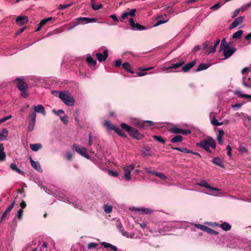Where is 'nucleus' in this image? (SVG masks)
Here are the masks:
<instances>
[{"mask_svg":"<svg viewBox=\"0 0 251 251\" xmlns=\"http://www.w3.org/2000/svg\"><path fill=\"white\" fill-rule=\"evenodd\" d=\"M118 135H119L120 136L126 138L127 137L126 135L124 133L121 128L117 127L115 131Z\"/></svg>","mask_w":251,"mask_h":251,"instance_id":"42","label":"nucleus"},{"mask_svg":"<svg viewBox=\"0 0 251 251\" xmlns=\"http://www.w3.org/2000/svg\"><path fill=\"white\" fill-rule=\"evenodd\" d=\"M153 139L160 143H161L162 144H165L166 142L165 139L162 138L161 136H157V135H153Z\"/></svg>","mask_w":251,"mask_h":251,"instance_id":"38","label":"nucleus"},{"mask_svg":"<svg viewBox=\"0 0 251 251\" xmlns=\"http://www.w3.org/2000/svg\"><path fill=\"white\" fill-rule=\"evenodd\" d=\"M12 118L11 115H9L7 116L4 117L1 119H0V124L5 122L6 121Z\"/></svg>","mask_w":251,"mask_h":251,"instance_id":"57","label":"nucleus"},{"mask_svg":"<svg viewBox=\"0 0 251 251\" xmlns=\"http://www.w3.org/2000/svg\"><path fill=\"white\" fill-rule=\"evenodd\" d=\"M104 125L108 130H113L115 131L117 126L112 125L108 121H106L104 123Z\"/></svg>","mask_w":251,"mask_h":251,"instance_id":"32","label":"nucleus"},{"mask_svg":"<svg viewBox=\"0 0 251 251\" xmlns=\"http://www.w3.org/2000/svg\"><path fill=\"white\" fill-rule=\"evenodd\" d=\"M96 56L97 57V59L100 62H101L106 59L108 57V50H104L103 54L101 53H97L96 54Z\"/></svg>","mask_w":251,"mask_h":251,"instance_id":"12","label":"nucleus"},{"mask_svg":"<svg viewBox=\"0 0 251 251\" xmlns=\"http://www.w3.org/2000/svg\"><path fill=\"white\" fill-rule=\"evenodd\" d=\"M10 168L11 170H12L16 172L19 174L21 175H24L25 173L23 171L21 170L20 169H19L17 166V165L15 163H12L10 165Z\"/></svg>","mask_w":251,"mask_h":251,"instance_id":"19","label":"nucleus"},{"mask_svg":"<svg viewBox=\"0 0 251 251\" xmlns=\"http://www.w3.org/2000/svg\"><path fill=\"white\" fill-rule=\"evenodd\" d=\"M180 151L183 153H193V151L188 149L186 148H182Z\"/></svg>","mask_w":251,"mask_h":251,"instance_id":"60","label":"nucleus"},{"mask_svg":"<svg viewBox=\"0 0 251 251\" xmlns=\"http://www.w3.org/2000/svg\"><path fill=\"white\" fill-rule=\"evenodd\" d=\"M17 82V87L20 91L25 90H28V85L26 82L25 81L23 77H17L14 82Z\"/></svg>","mask_w":251,"mask_h":251,"instance_id":"4","label":"nucleus"},{"mask_svg":"<svg viewBox=\"0 0 251 251\" xmlns=\"http://www.w3.org/2000/svg\"><path fill=\"white\" fill-rule=\"evenodd\" d=\"M117 227L123 235L127 237H128V233L126 231H124V230L123 228V226L121 223H119L117 225Z\"/></svg>","mask_w":251,"mask_h":251,"instance_id":"27","label":"nucleus"},{"mask_svg":"<svg viewBox=\"0 0 251 251\" xmlns=\"http://www.w3.org/2000/svg\"><path fill=\"white\" fill-rule=\"evenodd\" d=\"M191 133V131L190 129H181L180 130V134H181L184 135H187L188 134H189Z\"/></svg>","mask_w":251,"mask_h":251,"instance_id":"52","label":"nucleus"},{"mask_svg":"<svg viewBox=\"0 0 251 251\" xmlns=\"http://www.w3.org/2000/svg\"><path fill=\"white\" fill-rule=\"evenodd\" d=\"M122 67L123 69L126 71L127 72L133 74L134 73V72L131 70V66L130 64L128 62L124 63L122 64Z\"/></svg>","mask_w":251,"mask_h":251,"instance_id":"22","label":"nucleus"},{"mask_svg":"<svg viewBox=\"0 0 251 251\" xmlns=\"http://www.w3.org/2000/svg\"><path fill=\"white\" fill-rule=\"evenodd\" d=\"M71 5H72L71 3L65 4H60L59 5V9H61V10L65 9L71 6Z\"/></svg>","mask_w":251,"mask_h":251,"instance_id":"61","label":"nucleus"},{"mask_svg":"<svg viewBox=\"0 0 251 251\" xmlns=\"http://www.w3.org/2000/svg\"><path fill=\"white\" fill-rule=\"evenodd\" d=\"M59 97L67 105L72 106L75 103L74 98L68 92H59Z\"/></svg>","mask_w":251,"mask_h":251,"instance_id":"3","label":"nucleus"},{"mask_svg":"<svg viewBox=\"0 0 251 251\" xmlns=\"http://www.w3.org/2000/svg\"><path fill=\"white\" fill-rule=\"evenodd\" d=\"M35 123L28 122L27 129L29 132L32 131L34 128Z\"/></svg>","mask_w":251,"mask_h":251,"instance_id":"47","label":"nucleus"},{"mask_svg":"<svg viewBox=\"0 0 251 251\" xmlns=\"http://www.w3.org/2000/svg\"><path fill=\"white\" fill-rule=\"evenodd\" d=\"M80 21H77V18L76 19V21L74 22H72V23H70V25H71V26L68 29L70 30L72 28H73L74 27H75L76 25H77L79 24V22Z\"/></svg>","mask_w":251,"mask_h":251,"instance_id":"54","label":"nucleus"},{"mask_svg":"<svg viewBox=\"0 0 251 251\" xmlns=\"http://www.w3.org/2000/svg\"><path fill=\"white\" fill-rule=\"evenodd\" d=\"M195 226L203 231H206L207 226L201 224H195Z\"/></svg>","mask_w":251,"mask_h":251,"instance_id":"44","label":"nucleus"},{"mask_svg":"<svg viewBox=\"0 0 251 251\" xmlns=\"http://www.w3.org/2000/svg\"><path fill=\"white\" fill-rule=\"evenodd\" d=\"M133 124L135 126L141 128H144L146 126H151L154 125L153 123L151 121L142 122L138 120H135L133 122Z\"/></svg>","mask_w":251,"mask_h":251,"instance_id":"6","label":"nucleus"},{"mask_svg":"<svg viewBox=\"0 0 251 251\" xmlns=\"http://www.w3.org/2000/svg\"><path fill=\"white\" fill-rule=\"evenodd\" d=\"M185 63V61L183 60H180L178 63H173L172 65L168 67L164 68L163 69V71H168L170 69H177L179 67H181L182 65H183Z\"/></svg>","mask_w":251,"mask_h":251,"instance_id":"11","label":"nucleus"},{"mask_svg":"<svg viewBox=\"0 0 251 251\" xmlns=\"http://www.w3.org/2000/svg\"><path fill=\"white\" fill-rule=\"evenodd\" d=\"M36 113L35 111H33V110H31L30 111V114L29 116V120L28 122H36Z\"/></svg>","mask_w":251,"mask_h":251,"instance_id":"26","label":"nucleus"},{"mask_svg":"<svg viewBox=\"0 0 251 251\" xmlns=\"http://www.w3.org/2000/svg\"><path fill=\"white\" fill-rule=\"evenodd\" d=\"M91 6L92 8L95 10H98L102 8L103 5L102 4H100L99 5H97L94 2H91Z\"/></svg>","mask_w":251,"mask_h":251,"instance_id":"43","label":"nucleus"},{"mask_svg":"<svg viewBox=\"0 0 251 251\" xmlns=\"http://www.w3.org/2000/svg\"><path fill=\"white\" fill-rule=\"evenodd\" d=\"M15 204V200H14L12 201V202H11V203L10 204V205H9L7 207V208L6 209V210L4 211V212L3 213L2 215H1V221L4 220L5 219L6 216L8 215V214H9L10 211L13 209Z\"/></svg>","mask_w":251,"mask_h":251,"instance_id":"10","label":"nucleus"},{"mask_svg":"<svg viewBox=\"0 0 251 251\" xmlns=\"http://www.w3.org/2000/svg\"><path fill=\"white\" fill-rule=\"evenodd\" d=\"M205 232L209 234H213L214 235H216L218 234V233L216 231L213 230V229H212L208 226L207 227V229H206Z\"/></svg>","mask_w":251,"mask_h":251,"instance_id":"46","label":"nucleus"},{"mask_svg":"<svg viewBox=\"0 0 251 251\" xmlns=\"http://www.w3.org/2000/svg\"><path fill=\"white\" fill-rule=\"evenodd\" d=\"M86 61L91 67H95L97 64V61L94 59L91 56L87 57Z\"/></svg>","mask_w":251,"mask_h":251,"instance_id":"24","label":"nucleus"},{"mask_svg":"<svg viewBox=\"0 0 251 251\" xmlns=\"http://www.w3.org/2000/svg\"><path fill=\"white\" fill-rule=\"evenodd\" d=\"M121 127L123 130L128 132L131 137L136 139L139 140L143 138V135L140 134L137 129L133 128L125 123H122Z\"/></svg>","mask_w":251,"mask_h":251,"instance_id":"1","label":"nucleus"},{"mask_svg":"<svg viewBox=\"0 0 251 251\" xmlns=\"http://www.w3.org/2000/svg\"><path fill=\"white\" fill-rule=\"evenodd\" d=\"M181 128H179L176 126H174L170 128V131L174 134H180Z\"/></svg>","mask_w":251,"mask_h":251,"instance_id":"39","label":"nucleus"},{"mask_svg":"<svg viewBox=\"0 0 251 251\" xmlns=\"http://www.w3.org/2000/svg\"><path fill=\"white\" fill-rule=\"evenodd\" d=\"M169 19L166 20H159L154 24V26H157L161 24H164L168 21Z\"/></svg>","mask_w":251,"mask_h":251,"instance_id":"53","label":"nucleus"},{"mask_svg":"<svg viewBox=\"0 0 251 251\" xmlns=\"http://www.w3.org/2000/svg\"><path fill=\"white\" fill-rule=\"evenodd\" d=\"M103 208L105 212L107 214H109L112 211V207L111 205L105 204L103 206Z\"/></svg>","mask_w":251,"mask_h":251,"instance_id":"41","label":"nucleus"},{"mask_svg":"<svg viewBox=\"0 0 251 251\" xmlns=\"http://www.w3.org/2000/svg\"><path fill=\"white\" fill-rule=\"evenodd\" d=\"M212 162L215 165H217L221 167H223V165L222 164L223 162H222L221 158L218 157H214L212 159Z\"/></svg>","mask_w":251,"mask_h":251,"instance_id":"30","label":"nucleus"},{"mask_svg":"<svg viewBox=\"0 0 251 251\" xmlns=\"http://www.w3.org/2000/svg\"><path fill=\"white\" fill-rule=\"evenodd\" d=\"M8 135V130L6 128H3L0 132V141L6 140Z\"/></svg>","mask_w":251,"mask_h":251,"instance_id":"21","label":"nucleus"},{"mask_svg":"<svg viewBox=\"0 0 251 251\" xmlns=\"http://www.w3.org/2000/svg\"><path fill=\"white\" fill-rule=\"evenodd\" d=\"M222 50H224L225 59H227L229 58L237 50V49L235 47L231 48L228 46L227 48L222 49Z\"/></svg>","mask_w":251,"mask_h":251,"instance_id":"7","label":"nucleus"},{"mask_svg":"<svg viewBox=\"0 0 251 251\" xmlns=\"http://www.w3.org/2000/svg\"><path fill=\"white\" fill-rule=\"evenodd\" d=\"M73 149L79 154L87 159H89L90 157L88 153L86 152V149L84 147H82L80 145L74 144L73 145Z\"/></svg>","mask_w":251,"mask_h":251,"instance_id":"5","label":"nucleus"},{"mask_svg":"<svg viewBox=\"0 0 251 251\" xmlns=\"http://www.w3.org/2000/svg\"><path fill=\"white\" fill-rule=\"evenodd\" d=\"M224 3H222L221 1H219L218 3L213 5L210 8L214 10H216L219 9Z\"/></svg>","mask_w":251,"mask_h":251,"instance_id":"50","label":"nucleus"},{"mask_svg":"<svg viewBox=\"0 0 251 251\" xmlns=\"http://www.w3.org/2000/svg\"><path fill=\"white\" fill-rule=\"evenodd\" d=\"M183 140V137L181 135H176L175 137H174L171 140V142L172 143H178L181 142Z\"/></svg>","mask_w":251,"mask_h":251,"instance_id":"34","label":"nucleus"},{"mask_svg":"<svg viewBox=\"0 0 251 251\" xmlns=\"http://www.w3.org/2000/svg\"><path fill=\"white\" fill-rule=\"evenodd\" d=\"M197 184L201 187H203L213 191H218L219 190L217 188L211 187L207 182L204 180L201 181L200 183H197Z\"/></svg>","mask_w":251,"mask_h":251,"instance_id":"16","label":"nucleus"},{"mask_svg":"<svg viewBox=\"0 0 251 251\" xmlns=\"http://www.w3.org/2000/svg\"><path fill=\"white\" fill-rule=\"evenodd\" d=\"M30 148L33 151H37L42 148V145L40 143L30 144Z\"/></svg>","mask_w":251,"mask_h":251,"instance_id":"23","label":"nucleus"},{"mask_svg":"<svg viewBox=\"0 0 251 251\" xmlns=\"http://www.w3.org/2000/svg\"><path fill=\"white\" fill-rule=\"evenodd\" d=\"M211 124L213 125L218 126H221L223 124V122H219L215 118V117H213L211 121Z\"/></svg>","mask_w":251,"mask_h":251,"instance_id":"40","label":"nucleus"},{"mask_svg":"<svg viewBox=\"0 0 251 251\" xmlns=\"http://www.w3.org/2000/svg\"><path fill=\"white\" fill-rule=\"evenodd\" d=\"M135 166L134 164H131L124 168L125 177L126 180L129 181L130 179L131 171L135 168Z\"/></svg>","mask_w":251,"mask_h":251,"instance_id":"8","label":"nucleus"},{"mask_svg":"<svg viewBox=\"0 0 251 251\" xmlns=\"http://www.w3.org/2000/svg\"><path fill=\"white\" fill-rule=\"evenodd\" d=\"M211 45V43L209 41H205L202 44L203 50H208L209 48V46Z\"/></svg>","mask_w":251,"mask_h":251,"instance_id":"49","label":"nucleus"},{"mask_svg":"<svg viewBox=\"0 0 251 251\" xmlns=\"http://www.w3.org/2000/svg\"><path fill=\"white\" fill-rule=\"evenodd\" d=\"M28 90H25L23 91H21V95L23 98H26L28 97V94L27 92Z\"/></svg>","mask_w":251,"mask_h":251,"instance_id":"58","label":"nucleus"},{"mask_svg":"<svg viewBox=\"0 0 251 251\" xmlns=\"http://www.w3.org/2000/svg\"><path fill=\"white\" fill-rule=\"evenodd\" d=\"M98 244L96 243H90L87 246L89 250L93 249L97 247Z\"/></svg>","mask_w":251,"mask_h":251,"instance_id":"56","label":"nucleus"},{"mask_svg":"<svg viewBox=\"0 0 251 251\" xmlns=\"http://www.w3.org/2000/svg\"><path fill=\"white\" fill-rule=\"evenodd\" d=\"M216 47H215L213 46L211 48H209L208 50H209L207 52H206V53L208 55L210 53H214L216 51Z\"/></svg>","mask_w":251,"mask_h":251,"instance_id":"63","label":"nucleus"},{"mask_svg":"<svg viewBox=\"0 0 251 251\" xmlns=\"http://www.w3.org/2000/svg\"><path fill=\"white\" fill-rule=\"evenodd\" d=\"M220 227L222 228V229L224 231H228L229 230L231 226L226 222H224L223 224L220 225Z\"/></svg>","mask_w":251,"mask_h":251,"instance_id":"31","label":"nucleus"},{"mask_svg":"<svg viewBox=\"0 0 251 251\" xmlns=\"http://www.w3.org/2000/svg\"><path fill=\"white\" fill-rule=\"evenodd\" d=\"M135 211H141L144 214H150L152 212V210L149 208H135Z\"/></svg>","mask_w":251,"mask_h":251,"instance_id":"35","label":"nucleus"},{"mask_svg":"<svg viewBox=\"0 0 251 251\" xmlns=\"http://www.w3.org/2000/svg\"><path fill=\"white\" fill-rule=\"evenodd\" d=\"M234 94L237 95L239 98L249 99L250 101H251V95H250L241 94L240 91H236Z\"/></svg>","mask_w":251,"mask_h":251,"instance_id":"20","label":"nucleus"},{"mask_svg":"<svg viewBox=\"0 0 251 251\" xmlns=\"http://www.w3.org/2000/svg\"><path fill=\"white\" fill-rule=\"evenodd\" d=\"M154 175L162 179H165L166 178V176L162 173L155 172V173H154Z\"/></svg>","mask_w":251,"mask_h":251,"instance_id":"48","label":"nucleus"},{"mask_svg":"<svg viewBox=\"0 0 251 251\" xmlns=\"http://www.w3.org/2000/svg\"><path fill=\"white\" fill-rule=\"evenodd\" d=\"M245 16H240L235 19L232 24L229 25V28L231 29L236 26H237L241 24L244 20L245 19Z\"/></svg>","mask_w":251,"mask_h":251,"instance_id":"9","label":"nucleus"},{"mask_svg":"<svg viewBox=\"0 0 251 251\" xmlns=\"http://www.w3.org/2000/svg\"><path fill=\"white\" fill-rule=\"evenodd\" d=\"M6 155L4 152V148L2 144H0V161H3L5 160Z\"/></svg>","mask_w":251,"mask_h":251,"instance_id":"28","label":"nucleus"},{"mask_svg":"<svg viewBox=\"0 0 251 251\" xmlns=\"http://www.w3.org/2000/svg\"><path fill=\"white\" fill-rule=\"evenodd\" d=\"M30 162L31 166L37 171L39 172H42V167L38 162L34 161L32 160V158H30Z\"/></svg>","mask_w":251,"mask_h":251,"instance_id":"17","label":"nucleus"},{"mask_svg":"<svg viewBox=\"0 0 251 251\" xmlns=\"http://www.w3.org/2000/svg\"><path fill=\"white\" fill-rule=\"evenodd\" d=\"M250 71V69L249 67H245L242 69L241 73L243 75H248Z\"/></svg>","mask_w":251,"mask_h":251,"instance_id":"62","label":"nucleus"},{"mask_svg":"<svg viewBox=\"0 0 251 251\" xmlns=\"http://www.w3.org/2000/svg\"><path fill=\"white\" fill-rule=\"evenodd\" d=\"M133 28H136L139 30H143L146 29V27L144 25H142L138 23H136L135 24Z\"/></svg>","mask_w":251,"mask_h":251,"instance_id":"45","label":"nucleus"},{"mask_svg":"<svg viewBox=\"0 0 251 251\" xmlns=\"http://www.w3.org/2000/svg\"><path fill=\"white\" fill-rule=\"evenodd\" d=\"M250 81L251 78L250 77H247L246 76H244L243 77V84L246 88H251V85L250 84Z\"/></svg>","mask_w":251,"mask_h":251,"instance_id":"25","label":"nucleus"},{"mask_svg":"<svg viewBox=\"0 0 251 251\" xmlns=\"http://www.w3.org/2000/svg\"><path fill=\"white\" fill-rule=\"evenodd\" d=\"M208 66L206 64L201 63L197 67L196 72H199L208 68Z\"/></svg>","mask_w":251,"mask_h":251,"instance_id":"36","label":"nucleus"},{"mask_svg":"<svg viewBox=\"0 0 251 251\" xmlns=\"http://www.w3.org/2000/svg\"><path fill=\"white\" fill-rule=\"evenodd\" d=\"M197 60H194L191 62H189L182 67L181 71L184 73L188 72L191 68H192L196 64Z\"/></svg>","mask_w":251,"mask_h":251,"instance_id":"13","label":"nucleus"},{"mask_svg":"<svg viewBox=\"0 0 251 251\" xmlns=\"http://www.w3.org/2000/svg\"><path fill=\"white\" fill-rule=\"evenodd\" d=\"M77 21H83L85 22V23H90L97 22L98 21V19L96 18H91L87 17H79L77 18Z\"/></svg>","mask_w":251,"mask_h":251,"instance_id":"18","label":"nucleus"},{"mask_svg":"<svg viewBox=\"0 0 251 251\" xmlns=\"http://www.w3.org/2000/svg\"><path fill=\"white\" fill-rule=\"evenodd\" d=\"M251 6V1L249 3H248L245 6H243L241 7V11L242 12H244L246 10H247L248 8H249L250 6Z\"/></svg>","mask_w":251,"mask_h":251,"instance_id":"59","label":"nucleus"},{"mask_svg":"<svg viewBox=\"0 0 251 251\" xmlns=\"http://www.w3.org/2000/svg\"><path fill=\"white\" fill-rule=\"evenodd\" d=\"M101 245L102 246H103L105 248H110L111 249H112L114 251H117V250H118L116 246H113V245H112L111 244L108 243L103 242L101 243Z\"/></svg>","mask_w":251,"mask_h":251,"instance_id":"29","label":"nucleus"},{"mask_svg":"<svg viewBox=\"0 0 251 251\" xmlns=\"http://www.w3.org/2000/svg\"><path fill=\"white\" fill-rule=\"evenodd\" d=\"M23 210L20 209L18 210L17 215L15 218L17 217L19 219L21 220L23 217Z\"/></svg>","mask_w":251,"mask_h":251,"instance_id":"55","label":"nucleus"},{"mask_svg":"<svg viewBox=\"0 0 251 251\" xmlns=\"http://www.w3.org/2000/svg\"><path fill=\"white\" fill-rule=\"evenodd\" d=\"M16 21L18 25H22L28 22V17L26 16H20L17 18Z\"/></svg>","mask_w":251,"mask_h":251,"instance_id":"14","label":"nucleus"},{"mask_svg":"<svg viewBox=\"0 0 251 251\" xmlns=\"http://www.w3.org/2000/svg\"><path fill=\"white\" fill-rule=\"evenodd\" d=\"M142 151L143 154L146 156H149L151 155L150 153V150L148 148H144Z\"/></svg>","mask_w":251,"mask_h":251,"instance_id":"51","label":"nucleus"},{"mask_svg":"<svg viewBox=\"0 0 251 251\" xmlns=\"http://www.w3.org/2000/svg\"><path fill=\"white\" fill-rule=\"evenodd\" d=\"M240 11H241V8L239 9H236L233 12V14L232 16V18H235L239 13Z\"/></svg>","mask_w":251,"mask_h":251,"instance_id":"64","label":"nucleus"},{"mask_svg":"<svg viewBox=\"0 0 251 251\" xmlns=\"http://www.w3.org/2000/svg\"><path fill=\"white\" fill-rule=\"evenodd\" d=\"M33 111H35V113H40L43 115L45 116L46 114V112L44 107L41 104H38L37 106H34V110Z\"/></svg>","mask_w":251,"mask_h":251,"instance_id":"15","label":"nucleus"},{"mask_svg":"<svg viewBox=\"0 0 251 251\" xmlns=\"http://www.w3.org/2000/svg\"><path fill=\"white\" fill-rule=\"evenodd\" d=\"M197 145L201 148H202L205 150L211 147L213 149H215L216 147L215 141L210 137L201 141L197 143Z\"/></svg>","mask_w":251,"mask_h":251,"instance_id":"2","label":"nucleus"},{"mask_svg":"<svg viewBox=\"0 0 251 251\" xmlns=\"http://www.w3.org/2000/svg\"><path fill=\"white\" fill-rule=\"evenodd\" d=\"M243 33V30H238L237 31L235 32L232 35V39H239L242 37Z\"/></svg>","mask_w":251,"mask_h":251,"instance_id":"33","label":"nucleus"},{"mask_svg":"<svg viewBox=\"0 0 251 251\" xmlns=\"http://www.w3.org/2000/svg\"><path fill=\"white\" fill-rule=\"evenodd\" d=\"M228 46H229V44H227L226 39L223 38L222 40L221 44L220 45V50L221 51V50H222V49H225L227 48L228 47Z\"/></svg>","mask_w":251,"mask_h":251,"instance_id":"37","label":"nucleus"}]
</instances>
